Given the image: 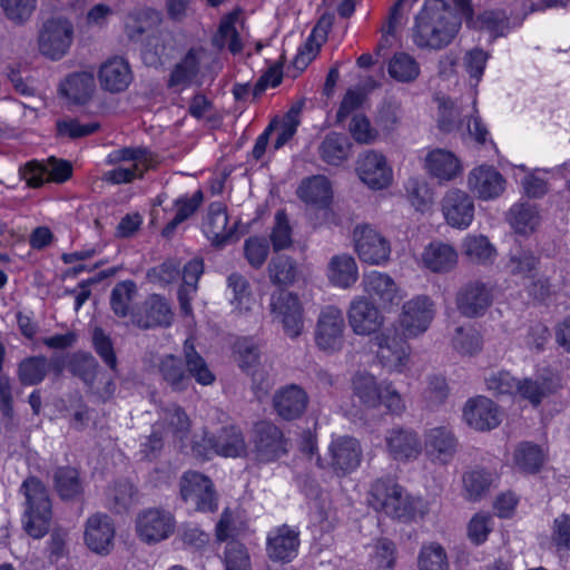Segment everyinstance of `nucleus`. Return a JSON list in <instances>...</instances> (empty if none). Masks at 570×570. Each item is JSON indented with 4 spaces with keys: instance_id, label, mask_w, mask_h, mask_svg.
I'll list each match as a JSON object with an SVG mask.
<instances>
[{
    "instance_id": "nucleus-11",
    "label": "nucleus",
    "mask_w": 570,
    "mask_h": 570,
    "mask_svg": "<svg viewBox=\"0 0 570 570\" xmlns=\"http://www.w3.org/2000/svg\"><path fill=\"white\" fill-rule=\"evenodd\" d=\"M174 514L161 508H148L140 511L136 518L138 538L148 544H155L168 539L175 531Z\"/></svg>"
},
{
    "instance_id": "nucleus-20",
    "label": "nucleus",
    "mask_w": 570,
    "mask_h": 570,
    "mask_svg": "<svg viewBox=\"0 0 570 570\" xmlns=\"http://www.w3.org/2000/svg\"><path fill=\"white\" fill-rule=\"evenodd\" d=\"M364 291L382 308L397 306L402 295L394 279L381 272L372 271L363 276Z\"/></svg>"
},
{
    "instance_id": "nucleus-43",
    "label": "nucleus",
    "mask_w": 570,
    "mask_h": 570,
    "mask_svg": "<svg viewBox=\"0 0 570 570\" xmlns=\"http://www.w3.org/2000/svg\"><path fill=\"white\" fill-rule=\"evenodd\" d=\"M237 18V13L232 12L220 20L217 33L212 40L213 46L218 50L224 49L226 46L233 55H237L243 50V42L235 27Z\"/></svg>"
},
{
    "instance_id": "nucleus-46",
    "label": "nucleus",
    "mask_w": 570,
    "mask_h": 570,
    "mask_svg": "<svg viewBox=\"0 0 570 570\" xmlns=\"http://www.w3.org/2000/svg\"><path fill=\"white\" fill-rule=\"evenodd\" d=\"M330 281L340 287L352 286L358 277L357 266L350 255L334 256L330 263Z\"/></svg>"
},
{
    "instance_id": "nucleus-64",
    "label": "nucleus",
    "mask_w": 570,
    "mask_h": 570,
    "mask_svg": "<svg viewBox=\"0 0 570 570\" xmlns=\"http://www.w3.org/2000/svg\"><path fill=\"white\" fill-rule=\"evenodd\" d=\"M551 541L559 553L570 551V514L562 513L554 519Z\"/></svg>"
},
{
    "instance_id": "nucleus-8",
    "label": "nucleus",
    "mask_w": 570,
    "mask_h": 570,
    "mask_svg": "<svg viewBox=\"0 0 570 570\" xmlns=\"http://www.w3.org/2000/svg\"><path fill=\"white\" fill-rule=\"evenodd\" d=\"M269 312L273 322L281 324L288 337L296 338L302 334L304 307L296 294L285 289L274 292L269 298Z\"/></svg>"
},
{
    "instance_id": "nucleus-62",
    "label": "nucleus",
    "mask_w": 570,
    "mask_h": 570,
    "mask_svg": "<svg viewBox=\"0 0 570 570\" xmlns=\"http://www.w3.org/2000/svg\"><path fill=\"white\" fill-rule=\"evenodd\" d=\"M452 344L461 355H473L481 351L482 338L479 332L472 327H456Z\"/></svg>"
},
{
    "instance_id": "nucleus-47",
    "label": "nucleus",
    "mask_w": 570,
    "mask_h": 570,
    "mask_svg": "<svg viewBox=\"0 0 570 570\" xmlns=\"http://www.w3.org/2000/svg\"><path fill=\"white\" fill-rule=\"evenodd\" d=\"M204 200L202 190H197L191 197L183 196L175 200V207L177 208L174 218L167 223L161 234L164 237L169 238L176 230V228L193 216L199 208Z\"/></svg>"
},
{
    "instance_id": "nucleus-42",
    "label": "nucleus",
    "mask_w": 570,
    "mask_h": 570,
    "mask_svg": "<svg viewBox=\"0 0 570 570\" xmlns=\"http://www.w3.org/2000/svg\"><path fill=\"white\" fill-rule=\"evenodd\" d=\"M107 507L116 512L122 513L129 511L137 503V490L134 484L127 480L115 482L106 493Z\"/></svg>"
},
{
    "instance_id": "nucleus-56",
    "label": "nucleus",
    "mask_w": 570,
    "mask_h": 570,
    "mask_svg": "<svg viewBox=\"0 0 570 570\" xmlns=\"http://www.w3.org/2000/svg\"><path fill=\"white\" fill-rule=\"evenodd\" d=\"M492 484V476L484 470H473L463 475L465 498L479 501L488 494Z\"/></svg>"
},
{
    "instance_id": "nucleus-21",
    "label": "nucleus",
    "mask_w": 570,
    "mask_h": 570,
    "mask_svg": "<svg viewBox=\"0 0 570 570\" xmlns=\"http://www.w3.org/2000/svg\"><path fill=\"white\" fill-rule=\"evenodd\" d=\"M306 391L297 384H288L277 390L273 396V406L278 416L285 421L301 417L308 405Z\"/></svg>"
},
{
    "instance_id": "nucleus-16",
    "label": "nucleus",
    "mask_w": 570,
    "mask_h": 570,
    "mask_svg": "<svg viewBox=\"0 0 570 570\" xmlns=\"http://www.w3.org/2000/svg\"><path fill=\"white\" fill-rule=\"evenodd\" d=\"M354 242L360 259L367 264L380 265L390 257V243L370 226L356 227L354 230Z\"/></svg>"
},
{
    "instance_id": "nucleus-52",
    "label": "nucleus",
    "mask_w": 570,
    "mask_h": 570,
    "mask_svg": "<svg viewBox=\"0 0 570 570\" xmlns=\"http://www.w3.org/2000/svg\"><path fill=\"white\" fill-rule=\"evenodd\" d=\"M137 295L134 281H122L115 285L110 294V307L118 317H126L130 313L131 302Z\"/></svg>"
},
{
    "instance_id": "nucleus-18",
    "label": "nucleus",
    "mask_w": 570,
    "mask_h": 570,
    "mask_svg": "<svg viewBox=\"0 0 570 570\" xmlns=\"http://www.w3.org/2000/svg\"><path fill=\"white\" fill-rule=\"evenodd\" d=\"M446 223L455 228H468L474 218V202L464 190L449 189L441 202Z\"/></svg>"
},
{
    "instance_id": "nucleus-9",
    "label": "nucleus",
    "mask_w": 570,
    "mask_h": 570,
    "mask_svg": "<svg viewBox=\"0 0 570 570\" xmlns=\"http://www.w3.org/2000/svg\"><path fill=\"white\" fill-rule=\"evenodd\" d=\"M494 301V284L483 279L464 283L455 294L458 312L468 318L483 316Z\"/></svg>"
},
{
    "instance_id": "nucleus-59",
    "label": "nucleus",
    "mask_w": 570,
    "mask_h": 570,
    "mask_svg": "<svg viewBox=\"0 0 570 570\" xmlns=\"http://www.w3.org/2000/svg\"><path fill=\"white\" fill-rule=\"evenodd\" d=\"M0 413L2 414V425L6 432H14L18 423L14 420L11 382L7 375L0 376Z\"/></svg>"
},
{
    "instance_id": "nucleus-7",
    "label": "nucleus",
    "mask_w": 570,
    "mask_h": 570,
    "mask_svg": "<svg viewBox=\"0 0 570 570\" xmlns=\"http://www.w3.org/2000/svg\"><path fill=\"white\" fill-rule=\"evenodd\" d=\"M181 500L198 512H215L218 494L212 479L198 471H185L179 479Z\"/></svg>"
},
{
    "instance_id": "nucleus-31",
    "label": "nucleus",
    "mask_w": 570,
    "mask_h": 570,
    "mask_svg": "<svg viewBox=\"0 0 570 570\" xmlns=\"http://www.w3.org/2000/svg\"><path fill=\"white\" fill-rule=\"evenodd\" d=\"M203 53V48H190L181 60L174 66L168 77L167 87L189 86L199 73Z\"/></svg>"
},
{
    "instance_id": "nucleus-15",
    "label": "nucleus",
    "mask_w": 570,
    "mask_h": 570,
    "mask_svg": "<svg viewBox=\"0 0 570 570\" xmlns=\"http://www.w3.org/2000/svg\"><path fill=\"white\" fill-rule=\"evenodd\" d=\"M434 318L432 301L426 296H416L403 305L400 317L403 335L416 337L423 334Z\"/></svg>"
},
{
    "instance_id": "nucleus-37",
    "label": "nucleus",
    "mask_w": 570,
    "mask_h": 570,
    "mask_svg": "<svg viewBox=\"0 0 570 570\" xmlns=\"http://www.w3.org/2000/svg\"><path fill=\"white\" fill-rule=\"evenodd\" d=\"M173 313L168 302L160 295H151L145 303V316L136 320L141 328L169 326Z\"/></svg>"
},
{
    "instance_id": "nucleus-17",
    "label": "nucleus",
    "mask_w": 570,
    "mask_h": 570,
    "mask_svg": "<svg viewBox=\"0 0 570 570\" xmlns=\"http://www.w3.org/2000/svg\"><path fill=\"white\" fill-rule=\"evenodd\" d=\"M356 171L360 179L372 189H383L392 181V169L383 154L367 150L358 156Z\"/></svg>"
},
{
    "instance_id": "nucleus-10",
    "label": "nucleus",
    "mask_w": 570,
    "mask_h": 570,
    "mask_svg": "<svg viewBox=\"0 0 570 570\" xmlns=\"http://www.w3.org/2000/svg\"><path fill=\"white\" fill-rule=\"evenodd\" d=\"M370 343L371 350L375 352L376 358L387 372L402 373L407 368L410 347L394 332L384 330L374 335Z\"/></svg>"
},
{
    "instance_id": "nucleus-13",
    "label": "nucleus",
    "mask_w": 570,
    "mask_h": 570,
    "mask_svg": "<svg viewBox=\"0 0 570 570\" xmlns=\"http://www.w3.org/2000/svg\"><path fill=\"white\" fill-rule=\"evenodd\" d=\"M253 445L259 462H271L287 452L282 430L268 421L257 422L254 426Z\"/></svg>"
},
{
    "instance_id": "nucleus-5",
    "label": "nucleus",
    "mask_w": 570,
    "mask_h": 570,
    "mask_svg": "<svg viewBox=\"0 0 570 570\" xmlns=\"http://www.w3.org/2000/svg\"><path fill=\"white\" fill-rule=\"evenodd\" d=\"M151 153L145 147H124L108 154L106 164L117 166L104 174L102 180L114 184H129L141 179L151 167Z\"/></svg>"
},
{
    "instance_id": "nucleus-22",
    "label": "nucleus",
    "mask_w": 570,
    "mask_h": 570,
    "mask_svg": "<svg viewBox=\"0 0 570 570\" xmlns=\"http://www.w3.org/2000/svg\"><path fill=\"white\" fill-rule=\"evenodd\" d=\"M468 187L478 198L490 200L503 193L505 179L494 167L481 165L470 171Z\"/></svg>"
},
{
    "instance_id": "nucleus-6",
    "label": "nucleus",
    "mask_w": 570,
    "mask_h": 570,
    "mask_svg": "<svg viewBox=\"0 0 570 570\" xmlns=\"http://www.w3.org/2000/svg\"><path fill=\"white\" fill-rule=\"evenodd\" d=\"M73 41V24L63 16L47 18L38 33V47L42 56L59 60L67 55Z\"/></svg>"
},
{
    "instance_id": "nucleus-30",
    "label": "nucleus",
    "mask_w": 570,
    "mask_h": 570,
    "mask_svg": "<svg viewBox=\"0 0 570 570\" xmlns=\"http://www.w3.org/2000/svg\"><path fill=\"white\" fill-rule=\"evenodd\" d=\"M204 441L216 454L226 458L242 456L247 450L240 429L234 425L222 428L217 435L206 436Z\"/></svg>"
},
{
    "instance_id": "nucleus-57",
    "label": "nucleus",
    "mask_w": 570,
    "mask_h": 570,
    "mask_svg": "<svg viewBox=\"0 0 570 570\" xmlns=\"http://www.w3.org/2000/svg\"><path fill=\"white\" fill-rule=\"evenodd\" d=\"M539 220L538 212L531 204H515L509 212V223L519 234L534 229Z\"/></svg>"
},
{
    "instance_id": "nucleus-3",
    "label": "nucleus",
    "mask_w": 570,
    "mask_h": 570,
    "mask_svg": "<svg viewBox=\"0 0 570 570\" xmlns=\"http://www.w3.org/2000/svg\"><path fill=\"white\" fill-rule=\"evenodd\" d=\"M371 505L385 514L407 522L416 518L421 501L406 494L392 478L377 479L371 487Z\"/></svg>"
},
{
    "instance_id": "nucleus-63",
    "label": "nucleus",
    "mask_w": 570,
    "mask_h": 570,
    "mask_svg": "<svg viewBox=\"0 0 570 570\" xmlns=\"http://www.w3.org/2000/svg\"><path fill=\"white\" fill-rule=\"evenodd\" d=\"M92 346L102 362L112 371H116L118 360L114 350V343L109 335L101 327H95L92 331Z\"/></svg>"
},
{
    "instance_id": "nucleus-4",
    "label": "nucleus",
    "mask_w": 570,
    "mask_h": 570,
    "mask_svg": "<svg viewBox=\"0 0 570 570\" xmlns=\"http://www.w3.org/2000/svg\"><path fill=\"white\" fill-rule=\"evenodd\" d=\"M20 490L26 497L24 530L36 539L42 538L48 532L52 514L48 490L36 476L27 478Z\"/></svg>"
},
{
    "instance_id": "nucleus-58",
    "label": "nucleus",
    "mask_w": 570,
    "mask_h": 570,
    "mask_svg": "<svg viewBox=\"0 0 570 570\" xmlns=\"http://www.w3.org/2000/svg\"><path fill=\"white\" fill-rule=\"evenodd\" d=\"M158 16L150 9H140L131 12L126 22V33L131 41H138L148 31Z\"/></svg>"
},
{
    "instance_id": "nucleus-34",
    "label": "nucleus",
    "mask_w": 570,
    "mask_h": 570,
    "mask_svg": "<svg viewBox=\"0 0 570 570\" xmlns=\"http://www.w3.org/2000/svg\"><path fill=\"white\" fill-rule=\"evenodd\" d=\"M186 372L198 384L207 386L216 381L215 374L209 368L206 360L196 351L194 341L187 338L183 346Z\"/></svg>"
},
{
    "instance_id": "nucleus-29",
    "label": "nucleus",
    "mask_w": 570,
    "mask_h": 570,
    "mask_svg": "<svg viewBox=\"0 0 570 570\" xmlns=\"http://www.w3.org/2000/svg\"><path fill=\"white\" fill-rule=\"evenodd\" d=\"M424 446L426 454L433 460L448 463L456 452L458 440L450 429L438 426L425 433Z\"/></svg>"
},
{
    "instance_id": "nucleus-19",
    "label": "nucleus",
    "mask_w": 570,
    "mask_h": 570,
    "mask_svg": "<svg viewBox=\"0 0 570 570\" xmlns=\"http://www.w3.org/2000/svg\"><path fill=\"white\" fill-rule=\"evenodd\" d=\"M466 424L476 431H490L501 423L499 406L485 396L470 399L463 409Z\"/></svg>"
},
{
    "instance_id": "nucleus-61",
    "label": "nucleus",
    "mask_w": 570,
    "mask_h": 570,
    "mask_svg": "<svg viewBox=\"0 0 570 570\" xmlns=\"http://www.w3.org/2000/svg\"><path fill=\"white\" fill-rule=\"evenodd\" d=\"M228 288L233 292L232 304L235 305L240 312L249 311L253 297L250 294V286L245 276L238 273H233L227 278Z\"/></svg>"
},
{
    "instance_id": "nucleus-60",
    "label": "nucleus",
    "mask_w": 570,
    "mask_h": 570,
    "mask_svg": "<svg viewBox=\"0 0 570 570\" xmlns=\"http://www.w3.org/2000/svg\"><path fill=\"white\" fill-rule=\"evenodd\" d=\"M419 569L449 570V561L444 548L439 543L423 546L419 554Z\"/></svg>"
},
{
    "instance_id": "nucleus-23",
    "label": "nucleus",
    "mask_w": 570,
    "mask_h": 570,
    "mask_svg": "<svg viewBox=\"0 0 570 570\" xmlns=\"http://www.w3.org/2000/svg\"><path fill=\"white\" fill-rule=\"evenodd\" d=\"M385 444L390 456L396 461L415 460L422 451V443L417 433L401 426L386 432Z\"/></svg>"
},
{
    "instance_id": "nucleus-39",
    "label": "nucleus",
    "mask_w": 570,
    "mask_h": 570,
    "mask_svg": "<svg viewBox=\"0 0 570 570\" xmlns=\"http://www.w3.org/2000/svg\"><path fill=\"white\" fill-rule=\"evenodd\" d=\"M175 50V38L168 30H159L148 36L144 47V59L148 65H156L171 57Z\"/></svg>"
},
{
    "instance_id": "nucleus-1",
    "label": "nucleus",
    "mask_w": 570,
    "mask_h": 570,
    "mask_svg": "<svg viewBox=\"0 0 570 570\" xmlns=\"http://www.w3.org/2000/svg\"><path fill=\"white\" fill-rule=\"evenodd\" d=\"M462 24L445 0H425L415 17L412 40L421 49L441 50L456 37Z\"/></svg>"
},
{
    "instance_id": "nucleus-53",
    "label": "nucleus",
    "mask_w": 570,
    "mask_h": 570,
    "mask_svg": "<svg viewBox=\"0 0 570 570\" xmlns=\"http://www.w3.org/2000/svg\"><path fill=\"white\" fill-rule=\"evenodd\" d=\"M556 390L552 382L547 379H523L518 382L515 395L529 401L533 406L541 404L542 400Z\"/></svg>"
},
{
    "instance_id": "nucleus-49",
    "label": "nucleus",
    "mask_w": 570,
    "mask_h": 570,
    "mask_svg": "<svg viewBox=\"0 0 570 570\" xmlns=\"http://www.w3.org/2000/svg\"><path fill=\"white\" fill-rule=\"evenodd\" d=\"M269 279L275 285H291L297 277L296 262L285 254L272 257L267 266Z\"/></svg>"
},
{
    "instance_id": "nucleus-51",
    "label": "nucleus",
    "mask_w": 570,
    "mask_h": 570,
    "mask_svg": "<svg viewBox=\"0 0 570 570\" xmlns=\"http://www.w3.org/2000/svg\"><path fill=\"white\" fill-rule=\"evenodd\" d=\"M397 558L395 543L387 538L377 539L370 553V567L374 570H391Z\"/></svg>"
},
{
    "instance_id": "nucleus-36",
    "label": "nucleus",
    "mask_w": 570,
    "mask_h": 570,
    "mask_svg": "<svg viewBox=\"0 0 570 570\" xmlns=\"http://www.w3.org/2000/svg\"><path fill=\"white\" fill-rule=\"evenodd\" d=\"M424 265L435 273L451 271L458 262V254L454 248L444 243H431L422 254Z\"/></svg>"
},
{
    "instance_id": "nucleus-27",
    "label": "nucleus",
    "mask_w": 570,
    "mask_h": 570,
    "mask_svg": "<svg viewBox=\"0 0 570 570\" xmlns=\"http://www.w3.org/2000/svg\"><path fill=\"white\" fill-rule=\"evenodd\" d=\"M228 226V215L226 206L220 202H214L208 206L206 219L204 222V233L212 244L222 247L232 238L236 224Z\"/></svg>"
},
{
    "instance_id": "nucleus-33",
    "label": "nucleus",
    "mask_w": 570,
    "mask_h": 570,
    "mask_svg": "<svg viewBox=\"0 0 570 570\" xmlns=\"http://www.w3.org/2000/svg\"><path fill=\"white\" fill-rule=\"evenodd\" d=\"M425 167L430 175L445 181L454 179L462 170L455 155L444 149L430 151L425 158Z\"/></svg>"
},
{
    "instance_id": "nucleus-25",
    "label": "nucleus",
    "mask_w": 570,
    "mask_h": 570,
    "mask_svg": "<svg viewBox=\"0 0 570 570\" xmlns=\"http://www.w3.org/2000/svg\"><path fill=\"white\" fill-rule=\"evenodd\" d=\"M114 538L115 525L107 514L96 513L88 518L85 542L91 551L108 554L114 546Z\"/></svg>"
},
{
    "instance_id": "nucleus-2",
    "label": "nucleus",
    "mask_w": 570,
    "mask_h": 570,
    "mask_svg": "<svg viewBox=\"0 0 570 570\" xmlns=\"http://www.w3.org/2000/svg\"><path fill=\"white\" fill-rule=\"evenodd\" d=\"M352 393L358 404L367 410L383 405L389 413L401 414L405 410L404 401L392 382L377 381L367 372H357L352 379Z\"/></svg>"
},
{
    "instance_id": "nucleus-28",
    "label": "nucleus",
    "mask_w": 570,
    "mask_h": 570,
    "mask_svg": "<svg viewBox=\"0 0 570 570\" xmlns=\"http://www.w3.org/2000/svg\"><path fill=\"white\" fill-rule=\"evenodd\" d=\"M101 87L109 92H121L132 80L128 61L122 57H112L104 62L98 72Z\"/></svg>"
},
{
    "instance_id": "nucleus-41",
    "label": "nucleus",
    "mask_w": 570,
    "mask_h": 570,
    "mask_svg": "<svg viewBox=\"0 0 570 570\" xmlns=\"http://www.w3.org/2000/svg\"><path fill=\"white\" fill-rule=\"evenodd\" d=\"M297 196L307 204L324 207L332 197L330 181L324 176L306 178L298 186Z\"/></svg>"
},
{
    "instance_id": "nucleus-24",
    "label": "nucleus",
    "mask_w": 570,
    "mask_h": 570,
    "mask_svg": "<svg viewBox=\"0 0 570 570\" xmlns=\"http://www.w3.org/2000/svg\"><path fill=\"white\" fill-rule=\"evenodd\" d=\"M347 316L353 332L357 335L373 334L383 324V316L379 308L365 297L352 301Z\"/></svg>"
},
{
    "instance_id": "nucleus-40",
    "label": "nucleus",
    "mask_w": 570,
    "mask_h": 570,
    "mask_svg": "<svg viewBox=\"0 0 570 570\" xmlns=\"http://www.w3.org/2000/svg\"><path fill=\"white\" fill-rule=\"evenodd\" d=\"M53 487L62 500H76L83 493V485L77 469L59 466L53 472Z\"/></svg>"
},
{
    "instance_id": "nucleus-32",
    "label": "nucleus",
    "mask_w": 570,
    "mask_h": 570,
    "mask_svg": "<svg viewBox=\"0 0 570 570\" xmlns=\"http://www.w3.org/2000/svg\"><path fill=\"white\" fill-rule=\"evenodd\" d=\"M158 373L161 380L174 392H184L190 386V375L186 372L185 361L174 354H166L160 357Z\"/></svg>"
},
{
    "instance_id": "nucleus-38",
    "label": "nucleus",
    "mask_w": 570,
    "mask_h": 570,
    "mask_svg": "<svg viewBox=\"0 0 570 570\" xmlns=\"http://www.w3.org/2000/svg\"><path fill=\"white\" fill-rule=\"evenodd\" d=\"M539 265L540 256L535 255L530 248L517 246L509 253L507 267L513 276L534 278Z\"/></svg>"
},
{
    "instance_id": "nucleus-26",
    "label": "nucleus",
    "mask_w": 570,
    "mask_h": 570,
    "mask_svg": "<svg viewBox=\"0 0 570 570\" xmlns=\"http://www.w3.org/2000/svg\"><path fill=\"white\" fill-rule=\"evenodd\" d=\"M298 531L283 524L271 531L267 537L266 551L274 561L289 562L297 554L299 546Z\"/></svg>"
},
{
    "instance_id": "nucleus-12",
    "label": "nucleus",
    "mask_w": 570,
    "mask_h": 570,
    "mask_svg": "<svg viewBox=\"0 0 570 570\" xmlns=\"http://www.w3.org/2000/svg\"><path fill=\"white\" fill-rule=\"evenodd\" d=\"M345 320L341 309L335 306L324 307L315 327V344L327 353H335L344 346Z\"/></svg>"
},
{
    "instance_id": "nucleus-50",
    "label": "nucleus",
    "mask_w": 570,
    "mask_h": 570,
    "mask_svg": "<svg viewBox=\"0 0 570 570\" xmlns=\"http://www.w3.org/2000/svg\"><path fill=\"white\" fill-rule=\"evenodd\" d=\"M69 370L90 390H94L99 364L92 354L88 352H76L69 362Z\"/></svg>"
},
{
    "instance_id": "nucleus-44",
    "label": "nucleus",
    "mask_w": 570,
    "mask_h": 570,
    "mask_svg": "<svg viewBox=\"0 0 570 570\" xmlns=\"http://www.w3.org/2000/svg\"><path fill=\"white\" fill-rule=\"evenodd\" d=\"M547 455L543 449L532 442H521L514 450L515 465L525 473H537L546 462Z\"/></svg>"
},
{
    "instance_id": "nucleus-54",
    "label": "nucleus",
    "mask_w": 570,
    "mask_h": 570,
    "mask_svg": "<svg viewBox=\"0 0 570 570\" xmlns=\"http://www.w3.org/2000/svg\"><path fill=\"white\" fill-rule=\"evenodd\" d=\"M48 372V362L45 356H31L20 362L18 377L22 385H37L41 383Z\"/></svg>"
},
{
    "instance_id": "nucleus-35",
    "label": "nucleus",
    "mask_w": 570,
    "mask_h": 570,
    "mask_svg": "<svg viewBox=\"0 0 570 570\" xmlns=\"http://www.w3.org/2000/svg\"><path fill=\"white\" fill-rule=\"evenodd\" d=\"M95 88V77L91 71L73 72L60 85L61 92L75 104L87 102Z\"/></svg>"
},
{
    "instance_id": "nucleus-55",
    "label": "nucleus",
    "mask_w": 570,
    "mask_h": 570,
    "mask_svg": "<svg viewBox=\"0 0 570 570\" xmlns=\"http://www.w3.org/2000/svg\"><path fill=\"white\" fill-rule=\"evenodd\" d=\"M464 254L476 264L487 265L495 257V248L485 236H469L463 243Z\"/></svg>"
},
{
    "instance_id": "nucleus-48",
    "label": "nucleus",
    "mask_w": 570,
    "mask_h": 570,
    "mask_svg": "<svg viewBox=\"0 0 570 570\" xmlns=\"http://www.w3.org/2000/svg\"><path fill=\"white\" fill-rule=\"evenodd\" d=\"M387 71L395 81L407 83L419 77L420 65L411 55L396 52L389 61Z\"/></svg>"
},
{
    "instance_id": "nucleus-14",
    "label": "nucleus",
    "mask_w": 570,
    "mask_h": 570,
    "mask_svg": "<svg viewBox=\"0 0 570 570\" xmlns=\"http://www.w3.org/2000/svg\"><path fill=\"white\" fill-rule=\"evenodd\" d=\"M330 468L335 475L342 478L355 471L363 456L362 446L355 438L340 436L333 440L328 446Z\"/></svg>"
},
{
    "instance_id": "nucleus-45",
    "label": "nucleus",
    "mask_w": 570,
    "mask_h": 570,
    "mask_svg": "<svg viewBox=\"0 0 570 570\" xmlns=\"http://www.w3.org/2000/svg\"><path fill=\"white\" fill-rule=\"evenodd\" d=\"M348 140L337 132L325 136L318 147V155L323 161L332 166H340L348 155Z\"/></svg>"
}]
</instances>
